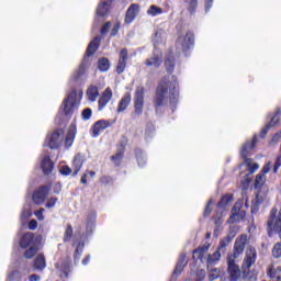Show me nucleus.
Masks as SVG:
<instances>
[{"instance_id":"nucleus-1","label":"nucleus","mask_w":281,"mask_h":281,"mask_svg":"<svg viewBox=\"0 0 281 281\" xmlns=\"http://www.w3.org/2000/svg\"><path fill=\"white\" fill-rule=\"evenodd\" d=\"M247 243H249V239L247 237V234H241L234 243L233 251L228 252L226 257V263H227V274L229 281H239L240 278L246 281H257L258 277L251 272V267H254L258 260V250H256V247L248 246ZM245 247L246 251H245ZM245 254L241 268L238 263H236V260L240 256Z\"/></svg>"},{"instance_id":"nucleus-2","label":"nucleus","mask_w":281,"mask_h":281,"mask_svg":"<svg viewBox=\"0 0 281 281\" xmlns=\"http://www.w3.org/2000/svg\"><path fill=\"white\" fill-rule=\"evenodd\" d=\"M168 93L169 104L171 110L175 111L177 109V104H179V81L177 80V76H172L171 81L164 78L158 83L153 98V104L156 111H159L161 106H166L168 104Z\"/></svg>"},{"instance_id":"nucleus-3","label":"nucleus","mask_w":281,"mask_h":281,"mask_svg":"<svg viewBox=\"0 0 281 281\" xmlns=\"http://www.w3.org/2000/svg\"><path fill=\"white\" fill-rule=\"evenodd\" d=\"M82 90L78 91L76 89H72L68 93L67 98H65L61 103V109L64 111L65 117H67L68 120H71V117H74V113L78 111V106L80 104V100H82Z\"/></svg>"},{"instance_id":"nucleus-4","label":"nucleus","mask_w":281,"mask_h":281,"mask_svg":"<svg viewBox=\"0 0 281 281\" xmlns=\"http://www.w3.org/2000/svg\"><path fill=\"white\" fill-rule=\"evenodd\" d=\"M236 238V233L231 232L227 236L223 237L220 240L218 247L216 251L213 254L209 255L206 262L207 265H214V262H218L221 260V256H225L227 254V246Z\"/></svg>"},{"instance_id":"nucleus-5","label":"nucleus","mask_w":281,"mask_h":281,"mask_svg":"<svg viewBox=\"0 0 281 281\" xmlns=\"http://www.w3.org/2000/svg\"><path fill=\"white\" fill-rule=\"evenodd\" d=\"M258 144V135L255 134L252 136L251 140H247L240 149V157L241 159L245 160V165L251 170V172H256V170H258L259 166L256 162H251V158L249 157V153H251V150H254V148H256V145Z\"/></svg>"},{"instance_id":"nucleus-6","label":"nucleus","mask_w":281,"mask_h":281,"mask_svg":"<svg viewBox=\"0 0 281 281\" xmlns=\"http://www.w3.org/2000/svg\"><path fill=\"white\" fill-rule=\"evenodd\" d=\"M194 47V33L192 31H188L181 40L179 37L176 42V52L178 54H184V56H188L189 52Z\"/></svg>"},{"instance_id":"nucleus-7","label":"nucleus","mask_w":281,"mask_h":281,"mask_svg":"<svg viewBox=\"0 0 281 281\" xmlns=\"http://www.w3.org/2000/svg\"><path fill=\"white\" fill-rule=\"evenodd\" d=\"M144 93H146V88H144V86H138L134 93L135 115H142L144 113Z\"/></svg>"},{"instance_id":"nucleus-8","label":"nucleus","mask_w":281,"mask_h":281,"mask_svg":"<svg viewBox=\"0 0 281 281\" xmlns=\"http://www.w3.org/2000/svg\"><path fill=\"white\" fill-rule=\"evenodd\" d=\"M245 216H247V212L243 210V203L236 202L231 211L228 223H240V221H245Z\"/></svg>"},{"instance_id":"nucleus-9","label":"nucleus","mask_w":281,"mask_h":281,"mask_svg":"<svg viewBox=\"0 0 281 281\" xmlns=\"http://www.w3.org/2000/svg\"><path fill=\"white\" fill-rule=\"evenodd\" d=\"M49 190H52L50 186H41L33 192V203L35 205H43L45 203V199L49 196Z\"/></svg>"},{"instance_id":"nucleus-10","label":"nucleus","mask_w":281,"mask_h":281,"mask_svg":"<svg viewBox=\"0 0 281 281\" xmlns=\"http://www.w3.org/2000/svg\"><path fill=\"white\" fill-rule=\"evenodd\" d=\"M175 67H177V58L175 57V48L171 47L165 56V69L167 74L172 75Z\"/></svg>"},{"instance_id":"nucleus-11","label":"nucleus","mask_w":281,"mask_h":281,"mask_svg":"<svg viewBox=\"0 0 281 281\" xmlns=\"http://www.w3.org/2000/svg\"><path fill=\"white\" fill-rule=\"evenodd\" d=\"M271 161H268L263 165L260 173L255 178V188H262V186H265V182L267 181L265 175H269V172H271Z\"/></svg>"},{"instance_id":"nucleus-12","label":"nucleus","mask_w":281,"mask_h":281,"mask_svg":"<svg viewBox=\"0 0 281 281\" xmlns=\"http://www.w3.org/2000/svg\"><path fill=\"white\" fill-rule=\"evenodd\" d=\"M128 63V49L122 48L119 53V61L116 64V74L122 75Z\"/></svg>"},{"instance_id":"nucleus-13","label":"nucleus","mask_w":281,"mask_h":281,"mask_svg":"<svg viewBox=\"0 0 281 281\" xmlns=\"http://www.w3.org/2000/svg\"><path fill=\"white\" fill-rule=\"evenodd\" d=\"M63 142V138L60 137V132L57 130L53 132L50 135H47L46 137V144L50 150H56L60 148V143Z\"/></svg>"},{"instance_id":"nucleus-14","label":"nucleus","mask_w":281,"mask_h":281,"mask_svg":"<svg viewBox=\"0 0 281 281\" xmlns=\"http://www.w3.org/2000/svg\"><path fill=\"white\" fill-rule=\"evenodd\" d=\"M110 126H111L110 121L99 120L92 125L90 133H91L92 137H100V133L102 131H106V128H109Z\"/></svg>"},{"instance_id":"nucleus-15","label":"nucleus","mask_w":281,"mask_h":281,"mask_svg":"<svg viewBox=\"0 0 281 281\" xmlns=\"http://www.w3.org/2000/svg\"><path fill=\"white\" fill-rule=\"evenodd\" d=\"M137 14H139V4L133 3L128 7L125 13L124 23L126 25H131L135 19H137Z\"/></svg>"},{"instance_id":"nucleus-16","label":"nucleus","mask_w":281,"mask_h":281,"mask_svg":"<svg viewBox=\"0 0 281 281\" xmlns=\"http://www.w3.org/2000/svg\"><path fill=\"white\" fill-rule=\"evenodd\" d=\"M85 161H87V157L82 153H78L75 155L74 160H72V177L78 176V172L82 170V166H85Z\"/></svg>"},{"instance_id":"nucleus-17","label":"nucleus","mask_w":281,"mask_h":281,"mask_svg":"<svg viewBox=\"0 0 281 281\" xmlns=\"http://www.w3.org/2000/svg\"><path fill=\"white\" fill-rule=\"evenodd\" d=\"M36 243V237L34 233H25L21 236L19 246L21 249H27L29 247H34Z\"/></svg>"},{"instance_id":"nucleus-18","label":"nucleus","mask_w":281,"mask_h":281,"mask_svg":"<svg viewBox=\"0 0 281 281\" xmlns=\"http://www.w3.org/2000/svg\"><path fill=\"white\" fill-rule=\"evenodd\" d=\"M162 63H164V55L161 54H153L151 57L145 60L146 67H154V69H159Z\"/></svg>"},{"instance_id":"nucleus-19","label":"nucleus","mask_w":281,"mask_h":281,"mask_svg":"<svg viewBox=\"0 0 281 281\" xmlns=\"http://www.w3.org/2000/svg\"><path fill=\"white\" fill-rule=\"evenodd\" d=\"M100 43H102V37L95 36L88 45L86 49V56L89 58L100 49Z\"/></svg>"},{"instance_id":"nucleus-20","label":"nucleus","mask_w":281,"mask_h":281,"mask_svg":"<svg viewBox=\"0 0 281 281\" xmlns=\"http://www.w3.org/2000/svg\"><path fill=\"white\" fill-rule=\"evenodd\" d=\"M113 3V0H105L101 1L97 8V14L101 18L104 19L106 14L111 11V5Z\"/></svg>"},{"instance_id":"nucleus-21","label":"nucleus","mask_w":281,"mask_h":281,"mask_svg":"<svg viewBox=\"0 0 281 281\" xmlns=\"http://www.w3.org/2000/svg\"><path fill=\"white\" fill-rule=\"evenodd\" d=\"M206 251H210V244L203 245L198 247L196 249L193 250V261L194 262H203L205 259V254Z\"/></svg>"},{"instance_id":"nucleus-22","label":"nucleus","mask_w":281,"mask_h":281,"mask_svg":"<svg viewBox=\"0 0 281 281\" xmlns=\"http://www.w3.org/2000/svg\"><path fill=\"white\" fill-rule=\"evenodd\" d=\"M186 267H188V256L186 254H181L173 270V276H181Z\"/></svg>"},{"instance_id":"nucleus-23","label":"nucleus","mask_w":281,"mask_h":281,"mask_svg":"<svg viewBox=\"0 0 281 281\" xmlns=\"http://www.w3.org/2000/svg\"><path fill=\"white\" fill-rule=\"evenodd\" d=\"M111 98H113V90H111V88H106L99 99V111H102V109L106 106V103L111 102Z\"/></svg>"},{"instance_id":"nucleus-24","label":"nucleus","mask_w":281,"mask_h":281,"mask_svg":"<svg viewBox=\"0 0 281 281\" xmlns=\"http://www.w3.org/2000/svg\"><path fill=\"white\" fill-rule=\"evenodd\" d=\"M41 168L44 175H52V172H54V161H52L49 156L43 158Z\"/></svg>"},{"instance_id":"nucleus-25","label":"nucleus","mask_w":281,"mask_h":281,"mask_svg":"<svg viewBox=\"0 0 281 281\" xmlns=\"http://www.w3.org/2000/svg\"><path fill=\"white\" fill-rule=\"evenodd\" d=\"M131 92L125 93L117 105V113H124V111H126V109H128V105L131 104Z\"/></svg>"},{"instance_id":"nucleus-26","label":"nucleus","mask_w":281,"mask_h":281,"mask_svg":"<svg viewBox=\"0 0 281 281\" xmlns=\"http://www.w3.org/2000/svg\"><path fill=\"white\" fill-rule=\"evenodd\" d=\"M55 268L59 269L61 271L60 277L63 278H69V273H71V261L66 260L61 263H55Z\"/></svg>"},{"instance_id":"nucleus-27","label":"nucleus","mask_w":281,"mask_h":281,"mask_svg":"<svg viewBox=\"0 0 281 281\" xmlns=\"http://www.w3.org/2000/svg\"><path fill=\"white\" fill-rule=\"evenodd\" d=\"M76 125H71L65 138V148H71L74 146V140L76 139Z\"/></svg>"},{"instance_id":"nucleus-28","label":"nucleus","mask_w":281,"mask_h":281,"mask_svg":"<svg viewBox=\"0 0 281 281\" xmlns=\"http://www.w3.org/2000/svg\"><path fill=\"white\" fill-rule=\"evenodd\" d=\"M47 267V261L45 260V255L38 254L34 259V269L36 271H43Z\"/></svg>"},{"instance_id":"nucleus-29","label":"nucleus","mask_w":281,"mask_h":281,"mask_svg":"<svg viewBox=\"0 0 281 281\" xmlns=\"http://www.w3.org/2000/svg\"><path fill=\"white\" fill-rule=\"evenodd\" d=\"M86 95H87L89 102H95V100H98V98H100V91L98 90L97 86H90L87 89Z\"/></svg>"},{"instance_id":"nucleus-30","label":"nucleus","mask_w":281,"mask_h":281,"mask_svg":"<svg viewBox=\"0 0 281 281\" xmlns=\"http://www.w3.org/2000/svg\"><path fill=\"white\" fill-rule=\"evenodd\" d=\"M234 201V195L232 194H225L221 198V200L217 202V207L222 210V212H225L227 205Z\"/></svg>"},{"instance_id":"nucleus-31","label":"nucleus","mask_w":281,"mask_h":281,"mask_svg":"<svg viewBox=\"0 0 281 281\" xmlns=\"http://www.w3.org/2000/svg\"><path fill=\"white\" fill-rule=\"evenodd\" d=\"M97 67L99 71H109V69L111 68V61H109V58L106 57H101L97 61Z\"/></svg>"},{"instance_id":"nucleus-32","label":"nucleus","mask_w":281,"mask_h":281,"mask_svg":"<svg viewBox=\"0 0 281 281\" xmlns=\"http://www.w3.org/2000/svg\"><path fill=\"white\" fill-rule=\"evenodd\" d=\"M38 254V246H29V248L24 251L23 256L26 258V260H32L34 256Z\"/></svg>"},{"instance_id":"nucleus-33","label":"nucleus","mask_w":281,"mask_h":281,"mask_svg":"<svg viewBox=\"0 0 281 281\" xmlns=\"http://www.w3.org/2000/svg\"><path fill=\"white\" fill-rule=\"evenodd\" d=\"M124 153L125 151L117 150L115 155L110 157L111 161H113L116 168L122 166V160L124 159Z\"/></svg>"},{"instance_id":"nucleus-34","label":"nucleus","mask_w":281,"mask_h":281,"mask_svg":"<svg viewBox=\"0 0 281 281\" xmlns=\"http://www.w3.org/2000/svg\"><path fill=\"white\" fill-rule=\"evenodd\" d=\"M71 238H74V226H71V224H67L64 233V243H70Z\"/></svg>"},{"instance_id":"nucleus-35","label":"nucleus","mask_w":281,"mask_h":281,"mask_svg":"<svg viewBox=\"0 0 281 281\" xmlns=\"http://www.w3.org/2000/svg\"><path fill=\"white\" fill-rule=\"evenodd\" d=\"M126 146H128V137L126 135H123L121 140L116 145V150L126 153Z\"/></svg>"},{"instance_id":"nucleus-36","label":"nucleus","mask_w":281,"mask_h":281,"mask_svg":"<svg viewBox=\"0 0 281 281\" xmlns=\"http://www.w3.org/2000/svg\"><path fill=\"white\" fill-rule=\"evenodd\" d=\"M186 3H189L188 12L191 14V16H193V14L196 12V8H199V0H189L186 1Z\"/></svg>"},{"instance_id":"nucleus-37","label":"nucleus","mask_w":281,"mask_h":281,"mask_svg":"<svg viewBox=\"0 0 281 281\" xmlns=\"http://www.w3.org/2000/svg\"><path fill=\"white\" fill-rule=\"evenodd\" d=\"M222 276H223V270H221L220 268H214L209 273V280L210 281L218 280V278H221Z\"/></svg>"},{"instance_id":"nucleus-38","label":"nucleus","mask_w":281,"mask_h":281,"mask_svg":"<svg viewBox=\"0 0 281 281\" xmlns=\"http://www.w3.org/2000/svg\"><path fill=\"white\" fill-rule=\"evenodd\" d=\"M86 71H87V67L83 64H81L79 66L78 70L72 76V80H75V81L80 80V78H82V76H85Z\"/></svg>"},{"instance_id":"nucleus-39","label":"nucleus","mask_w":281,"mask_h":281,"mask_svg":"<svg viewBox=\"0 0 281 281\" xmlns=\"http://www.w3.org/2000/svg\"><path fill=\"white\" fill-rule=\"evenodd\" d=\"M82 251H85V243H79L77 245V248L75 249V262H78V260H80V257L82 256Z\"/></svg>"},{"instance_id":"nucleus-40","label":"nucleus","mask_w":281,"mask_h":281,"mask_svg":"<svg viewBox=\"0 0 281 281\" xmlns=\"http://www.w3.org/2000/svg\"><path fill=\"white\" fill-rule=\"evenodd\" d=\"M214 205V200L210 199L204 207L203 217L207 218L213 212L214 209L212 206Z\"/></svg>"},{"instance_id":"nucleus-41","label":"nucleus","mask_w":281,"mask_h":281,"mask_svg":"<svg viewBox=\"0 0 281 281\" xmlns=\"http://www.w3.org/2000/svg\"><path fill=\"white\" fill-rule=\"evenodd\" d=\"M92 115H93V110H91V108H86L81 112V120H83V122H87L91 120Z\"/></svg>"},{"instance_id":"nucleus-42","label":"nucleus","mask_w":281,"mask_h":281,"mask_svg":"<svg viewBox=\"0 0 281 281\" xmlns=\"http://www.w3.org/2000/svg\"><path fill=\"white\" fill-rule=\"evenodd\" d=\"M280 168H281V154H279L274 159V164L272 166V173L278 175V172L280 171Z\"/></svg>"},{"instance_id":"nucleus-43","label":"nucleus","mask_w":281,"mask_h":281,"mask_svg":"<svg viewBox=\"0 0 281 281\" xmlns=\"http://www.w3.org/2000/svg\"><path fill=\"white\" fill-rule=\"evenodd\" d=\"M280 115H281V109L277 108L274 111V115L271 117L270 124H273V126H276L277 124H280Z\"/></svg>"},{"instance_id":"nucleus-44","label":"nucleus","mask_w":281,"mask_h":281,"mask_svg":"<svg viewBox=\"0 0 281 281\" xmlns=\"http://www.w3.org/2000/svg\"><path fill=\"white\" fill-rule=\"evenodd\" d=\"M213 221H214V225H216V227H221V225H223V211H221L218 213V211L216 212V214L213 216Z\"/></svg>"},{"instance_id":"nucleus-45","label":"nucleus","mask_w":281,"mask_h":281,"mask_svg":"<svg viewBox=\"0 0 281 281\" xmlns=\"http://www.w3.org/2000/svg\"><path fill=\"white\" fill-rule=\"evenodd\" d=\"M273 126L276 125H273L272 123H268L259 133L260 139H266L267 134L269 133L270 128Z\"/></svg>"},{"instance_id":"nucleus-46","label":"nucleus","mask_w":281,"mask_h":281,"mask_svg":"<svg viewBox=\"0 0 281 281\" xmlns=\"http://www.w3.org/2000/svg\"><path fill=\"white\" fill-rule=\"evenodd\" d=\"M100 183H102V186H109L113 183V178L111 176H102L100 178Z\"/></svg>"},{"instance_id":"nucleus-47","label":"nucleus","mask_w":281,"mask_h":281,"mask_svg":"<svg viewBox=\"0 0 281 281\" xmlns=\"http://www.w3.org/2000/svg\"><path fill=\"white\" fill-rule=\"evenodd\" d=\"M120 27H122V24L120 22H117L116 24H114V26L111 30L110 36H115L116 34L120 33Z\"/></svg>"},{"instance_id":"nucleus-48","label":"nucleus","mask_w":281,"mask_h":281,"mask_svg":"<svg viewBox=\"0 0 281 281\" xmlns=\"http://www.w3.org/2000/svg\"><path fill=\"white\" fill-rule=\"evenodd\" d=\"M109 30H111V22H105L101 26V34L104 36V34H109Z\"/></svg>"},{"instance_id":"nucleus-49","label":"nucleus","mask_w":281,"mask_h":281,"mask_svg":"<svg viewBox=\"0 0 281 281\" xmlns=\"http://www.w3.org/2000/svg\"><path fill=\"white\" fill-rule=\"evenodd\" d=\"M150 10H151L153 16H156V14H161L164 12V10H161V8H159L155 4L150 5Z\"/></svg>"},{"instance_id":"nucleus-50","label":"nucleus","mask_w":281,"mask_h":281,"mask_svg":"<svg viewBox=\"0 0 281 281\" xmlns=\"http://www.w3.org/2000/svg\"><path fill=\"white\" fill-rule=\"evenodd\" d=\"M56 203H58V198H50L48 199V201L46 202V207L52 209L56 205Z\"/></svg>"},{"instance_id":"nucleus-51","label":"nucleus","mask_w":281,"mask_h":281,"mask_svg":"<svg viewBox=\"0 0 281 281\" xmlns=\"http://www.w3.org/2000/svg\"><path fill=\"white\" fill-rule=\"evenodd\" d=\"M60 173L65 177H69V175H71V168L69 166H63L60 169Z\"/></svg>"},{"instance_id":"nucleus-52","label":"nucleus","mask_w":281,"mask_h":281,"mask_svg":"<svg viewBox=\"0 0 281 281\" xmlns=\"http://www.w3.org/2000/svg\"><path fill=\"white\" fill-rule=\"evenodd\" d=\"M16 278H21V272L19 270H14L9 274L10 281L16 280Z\"/></svg>"},{"instance_id":"nucleus-53","label":"nucleus","mask_w":281,"mask_h":281,"mask_svg":"<svg viewBox=\"0 0 281 281\" xmlns=\"http://www.w3.org/2000/svg\"><path fill=\"white\" fill-rule=\"evenodd\" d=\"M36 227H38V222L36 220H31L29 222V229H31L32 232H34V229H36Z\"/></svg>"},{"instance_id":"nucleus-54","label":"nucleus","mask_w":281,"mask_h":281,"mask_svg":"<svg viewBox=\"0 0 281 281\" xmlns=\"http://www.w3.org/2000/svg\"><path fill=\"white\" fill-rule=\"evenodd\" d=\"M195 276H196L198 280H200V281L205 280V270H203V269L198 270Z\"/></svg>"},{"instance_id":"nucleus-55","label":"nucleus","mask_w":281,"mask_h":281,"mask_svg":"<svg viewBox=\"0 0 281 281\" xmlns=\"http://www.w3.org/2000/svg\"><path fill=\"white\" fill-rule=\"evenodd\" d=\"M213 3H214V0H204L205 12H210V9L212 8Z\"/></svg>"},{"instance_id":"nucleus-56","label":"nucleus","mask_w":281,"mask_h":281,"mask_svg":"<svg viewBox=\"0 0 281 281\" xmlns=\"http://www.w3.org/2000/svg\"><path fill=\"white\" fill-rule=\"evenodd\" d=\"M43 212H45V209H40L37 212H35V216H37L38 221H43Z\"/></svg>"},{"instance_id":"nucleus-57","label":"nucleus","mask_w":281,"mask_h":281,"mask_svg":"<svg viewBox=\"0 0 281 281\" xmlns=\"http://www.w3.org/2000/svg\"><path fill=\"white\" fill-rule=\"evenodd\" d=\"M38 280H41V276L38 274H31L29 277V281H38Z\"/></svg>"},{"instance_id":"nucleus-58","label":"nucleus","mask_w":281,"mask_h":281,"mask_svg":"<svg viewBox=\"0 0 281 281\" xmlns=\"http://www.w3.org/2000/svg\"><path fill=\"white\" fill-rule=\"evenodd\" d=\"M137 162H138V166H144V164H146V160H144V157L138 156L137 157Z\"/></svg>"},{"instance_id":"nucleus-59","label":"nucleus","mask_w":281,"mask_h":281,"mask_svg":"<svg viewBox=\"0 0 281 281\" xmlns=\"http://www.w3.org/2000/svg\"><path fill=\"white\" fill-rule=\"evenodd\" d=\"M89 260H91V256L87 255V256L82 259V265H89Z\"/></svg>"},{"instance_id":"nucleus-60","label":"nucleus","mask_w":281,"mask_h":281,"mask_svg":"<svg viewBox=\"0 0 281 281\" xmlns=\"http://www.w3.org/2000/svg\"><path fill=\"white\" fill-rule=\"evenodd\" d=\"M80 181H81V183H82L83 186H87V173H83V175H82Z\"/></svg>"},{"instance_id":"nucleus-61","label":"nucleus","mask_w":281,"mask_h":281,"mask_svg":"<svg viewBox=\"0 0 281 281\" xmlns=\"http://www.w3.org/2000/svg\"><path fill=\"white\" fill-rule=\"evenodd\" d=\"M90 177H95V171H89V170H87L86 171Z\"/></svg>"},{"instance_id":"nucleus-62","label":"nucleus","mask_w":281,"mask_h":281,"mask_svg":"<svg viewBox=\"0 0 281 281\" xmlns=\"http://www.w3.org/2000/svg\"><path fill=\"white\" fill-rule=\"evenodd\" d=\"M212 236V233L206 234V238H210Z\"/></svg>"},{"instance_id":"nucleus-63","label":"nucleus","mask_w":281,"mask_h":281,"mask_svg":"<svg viewBox=\"0 0 281 281\" xmlns=\"http://www.w3.org/2000/svg\"><path fill=\"white\" fill-rule=\"evenodd\" d=\"M276 137H281V133H277V134H276Z\"/></svg>"},{"instance_id":"nucleus-64","label":"nucleus","mask_w":281,"mask_h":281,"mask_svg":"<svg viewBox=\"0 0 281 281\" xmlns=\"http://www.w3.org/2000/svg\"><path fill=\"white\" fill-rule=\"evenodd\" d=\"M255 205H258V200L255 201Z\"/></svg>"}]
</instances>
